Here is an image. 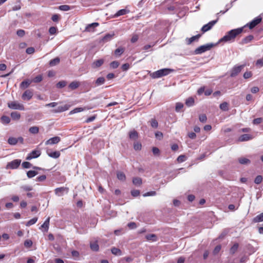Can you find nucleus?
<instances>
[{
  "label": "nucleus",
  "instance_id": "nucleus-1",
  "mask_svg": "<svg viewBox=\"0 0 263 263\" xmlns=\"http://www.w3.org/2000/svg\"><path fill=\"white\" fill-rule=\"evenodd\" d=\"M242 31L243 28L232 29L228 31L226 34L219 40V42H227L234 40L236 36L241 33Z\"/></svg>",
  "mask_w": 263,
  "mask_h": 263
},
{
  "label": "nucleus",
  "instance_id": "nucleus-2",
  "mask_svg": "<svg viewBox=\"0 0 263 263\" xmlns=\"http://www.w3.org/2000/svg\"><path fill=\"white\" fill-rule=\"evenodd\" d=\"M174 70L170 68H163L157 70L154 72H151L149 71V76L153 79H157L161 78L163 76H166L170 73L171 72L173 71Z\"/></svg>",
  "mask_w": 263,
  "mask_h": 263
},
{
  "label": "nucleus",
  "instance_id": "nucleus-3",
  "mask_svg": "<svg viewBox=\"0 0 263 263\" xmlns=\"http://www.w3.org/2000/svg\"><path fill=\"white\" fill-rule=\"evenodd\" d=\"M215 45L213 43H209L200 46L195 50L194 53L195 54H201L206 51L210 50Z\"/></svg>",
  "mask_w": 263,
  "mask_h": 263
},
{
  "label": "nucleus",
  "instance_id": "nucleus-4",
  "mask_svg": "<svg viewBox=\"0 0 263 263\" xmlns=\"http://www.w3.org/2000/svg\"><path fill=\"white\" fill-rule=\"evenodd\" d=\"M21 163V160L20 159L13 160L7 163L6 168L7 169H16L20 165Z\"/></svg>",
  "mask_w": 263,
  "mask_h": 263
},
{
  "label": "nucleus",
  "instance_id": "nucleus-5",
  "mask_svg": "<svg viewBox=\"0 0 263 263\" xmlns=\"http://www.w3.org/2000/svg\"><path fill=\"white\" fill-rule=\"evenodd\" d=\"M8 106L12 109H18L21 110H24V106L16 101H12L8 103Z\"/></svg>",
  "mask_w": 263,
  "mask_h": 263
},
{
  "label": "nucleus",
  "instance_id": "nucleus-6",
  "mask_svg": "<svg viewBox=\"0 0 263 263\" xmlns=\"http://www.w3.org/2000/svg\"><path fill=\"white\" fill-rule=\"evenodd\" d=\"M218 18H217L216 20L212 21L207 24L203 25L201 29V30L202 32V33H204L211 30L213 27V26L218 22Z\"/></svg>",
  "mask_w": 263,
  "mask_h": 263
},
{
  "label": "nucleus",
  "instance_id": "nucleus-7",
  "mask_svg": "<svg viewBox=\"0 0 263 263\" xmlns=\"http://www.w3.org/2000/svg\"><path fill=\"white\" fill-rule=\"evenodd\" d=\"M69 188L67 187H60L56 188L54 190L55 194L58 196H61L64 195V193L67 194L69 192Z\"/></svg>",
  "mask_w": 263,
  "mask_h": 263
},
{
  "label": "nucleus",
  "instance_id": "nucleus-8",
  "mask_svg": "<svg viewBox=\"0 0 263 263\" xmlns=\"http://www.w3.org/2000/svg\"><path fill=\"white\" fill-rule=\"evenodd\" d=\"M33 95V90L31 89H27L23 93L22 98L24 101H29L32 98Z\"/></svg>",
  "mask_w": 263,
  "mask_h": 263
},
{
  "label": "nucleus",
  "instance_id": "nucleus-9",
  "mask_svg": "<svg viewBox=\"0 0 263 263\" xmlns=\"http://www.w3.org/2000/svg\"><path fill=\"white\" fill-rule=\"evenodd\" d=\"M41 154V152L40 150H33L26 157V159L30 160L33 158H36L39 157Z\"/></svg>",
  "mask_w": 263,
  "mask_h": 263
},
{
  "label": "nucleus",
  "instance_id": "nucleus-10",
  "mask_svg": "<svg viewBox=\"0 0 263 263\" xmlns=\"http://www.w3.org/2000/svg\"><path fill=\"white\" fill-rule=\"evenodd\" d=\"M70 107V105L68 104H65L63 106H60L57 108L52 110L51 112L54 114L64 112L68 110Z\"/></svg>",
  "mask_w": 263,
  "mask_h": 263
},
{
  "label": "nucleus",
  "instance_id": "nucleus-11",
  "mask_svg": "<svg viewBox=\"0 0 263 263\" xmlns=\"http://www.w3.org/2000/svg\"><path fill=\"white\" fill-rule=\"evenodd\" d=\"M262 20L260 16H257L252 20L249 24H248L250 29H252L259 24Z\"/></svg>",
  "mask_w": 263,
  "mask_h": 263
},
{
  "label": "nucleus",
  "instance_id": "nucleus-12",
  "mask_svg": "<svg viewBox=\"0 0 263 263\" xmlns=\"http://www.w3.org/2000/svg\"><path fill=\"white\" fill-rule=\"evenodd\" d=\"M99 25L98 23H93L87 25L84 30L85 32H93L95 31V28Z\"/></svg>",
  "mask_w": 263,
  "mask_h": 263
},
{
  "label": "nucleus",
  "instance_id": "nucleus-13",
  "mask_svg": "<svg viewBox=\"0 0 263 263\" xmlns=\"http://www.w3.org/2000/svg\"><path fill=\"white\" fill-rule=\"evenodd\" d=\"M61 141V138L59 137L55 136L50 138L45 142L46 145L57 144Z\"/></svg>",
  "mask_w": 263,
  "mask_h": 263
},
{
  "label": "nucleus",
  "instance_id": "nucleus-14",
  "mask_svg": "<svg viewBox=\"0 0 263 263\" xmlns=\"http://www.w3.org/2000/svg\"><path fill=\"white\" fill-rule=\"evenodd\" d=\"M115 33L114 32L112 33H107L101 39L100 42L104 43L109 42L112 39Z\"/></svg>",
  "mask_w": 263,
  "mask_h": 263
},
{
  "label": "nucleus",
  "instance_id": "nucleus-15",
  "mask_svg": "<svg viewBox=\"0 0 263 263\" xmlns=\"http://www.w3.org/2000/svg\"><path fill=\"white\" fill-rule=\"evenodd\" d=\"M253 139V136L249 134H243L240 136L238 141L239 142L247 141Z\"/></svg>",
  "mask_w": 263,
  "mask_h": 263
},
{
  "label": "nucleus",
  "instance_id": "nucleus-16",
  "mask_svg": "<svg viewBox=\"0 0 263 263\" xmlns=\"http://www.w3.org/2000/svg\"><path fill=\"white\" fill-rule=\"evenodd\" d=\"M90 108H89V107H77V108H75L74 109H73V110H71L69 112V115H72V114H76V113H78V112H80L83 111H84L85 110H86V109H89Z\"/></svg>",
  "mask_w": 263,
  "mask_h": 263
},
{
  "label": "nucleus",
  "instance_id": "nucleus-17",
  "mask_svg": "<svg viewBox=\"0 0 263 263\" xmlns=\"http://www.w3.org/2000/svg\"><path fill=\"white\" fill-rule=\"evenodd\" d=\"M47 155L50 157L55 158V159L58 158L61 155L60 152L59 151L49 152V150H47Z\"/></svg>",
  "mask_w": 263,
  "mask_h": 263
},
{
  "label": "nucleus",
  "instance_id": "nucleus-18",
  "mask_svg": "<svg viewBox=\"0 0 263 263\" xmlns=\"http://www.w3.org/2000/svg\"><path fill=\"white\" fill-rule=\"evenodd\" d=\"M201 36V34H198L196 35L193 36L190 38H186V41L187 45L191 44L192 42L196 40H198Z\"/></svg>",
  "mask_w": 263,
  "mask_h": 263
},
{
  "label": "nucleus",
  "instance_id": "nucleus-19",
  "mask_svg": "<svg viewBox=\"0 0 263 263\" xmlns=\"http://www.w3.org/2000/svg\"><path fill=\"white\" fill-rule=\"evenodd\" d=\"M31 83H32V81H31L30 80H29V79L23 81L20 84V88L21 89H26L29 86V85L31 84Z\"/></svg>",
  "mask_w": 263,
  "mask_h": 263
},
{
  "label": "nucleus",
  "instance_id": "nucleus-20",
  "mask_svg": "<svg viewBox=\"0 0 263 263\" xmlns=\"http://www.w3.org/2000/svg\"><path fill=\"white\" fill-rule=\"evenodd\" d=\"M129 12V10L127 9H123L119 10L115 15L114 17H117L119 16L125 15Z\"/></svg>",
  "mask_w": 263,
  "mask_h": 263
},
{
  "label": "nucleus",
  "instance_id": "nucleus-21",
  "mask_svg": "<svg viewBox=\"0 0 263 263\" xmlns=\"http://www.w3.org/2000/svg\"><path fill=\"white\" fill-rule=\"evenodd\" d=\"M125 51V48L123 47H119L114 51V54L116 57H120Z\"/></svg>",
  "mask_w": 263,
  "mask_h": 263
},
{
  "label": "nucleus",
  "instance_id": "nucleus-22",
  "mask_svg": "<svg viewBox=\"0 0 263 263\" xmlns=\"http://www.w3.org/2000/svg\"><path fill=\"white\" fill-rule=\"evenodd\" d=\"M129 137L130 139L136 140L138 138V133L135 130H133L129 133Z\"/></svg>",
  "mask_w": 263,
  "mask_h": 263
},
{
  "label": "nucleus",
  "instance_id": "nucleus-23",
  "mask_svg": "<svg viewBox=\"0 0 263 263\" xmlns=\"http://www.w3.org/2000/svg\"><path fill=\"white\" fill-rule=\"evenodd\" d=\"M241 71V67H234L231 72V76L233 77L237 75Z\"/></svg>",
  "mask_w": 263,
  "mask_h": 263
},
{
  "label": "nucleus",
  "instance_id": "nucleus-24",
  "mask_svg": "<svg viewBox=\"0 0 263 263\" xmlns=\"http://www.w3.org/2000/svg\"><path fill=\"white\" fill-rule=\"evenodd\" d=\"M239 163L241 164H248L251 163V161L245 157H240L238 159Z\"/></svg>",
  "mask_w": 263,
  "mask_h": 263
},
{
  "label": "nucleus",
  "instance_id": "nucleus-25",
  "mask_svg": "<svg viewBox=\"0 0 263 263\" xmlns=\"http://www.w3.org/2000/svg\"><path fill=\"white\" fill-rule=\"evenodd\" d=\"M80 86V83L78 81H73L70 83L68 86V87L71 90H74Z\"/></svg>",
  "mask_w": 263,
  "mask_h": 263
},
{
  "label": "nucleus",
  "instance_id": "nucleus-26",
  "mask_svg": "<svg viewBox=\"0 0 263 263\" xmlns=\"http://www.w3.org/2000/svg\"><path fill=\"white\" fill-rule=\"evenodd\" d=\"M195 103L194 99L193 97H189L185 100V105L188 107L194 105Z\"/></svg>",
  "mask_w": 263,
  "mask_h": 263
},
{
  "label": "nucleus",
  "instance_id": "nucleus-27",
  "mask_svg": "<svg viewBox=\"0 0 263 263\" xmlns=\"http://www.w3.org/2000/svg\"><path fill=\"white\" fill-rule=\"evenodd\" d=\"M263 221V213L257 215L253 219V222L254 223Z\"/></svg>",
  "mask_w": 263,
  "mask_h": 263
},
{
  "label": "nucleus",
  "instance_id": "nucleus-28",
  "mask_svg": "<svg viewBox=\"0 0 263 263\" xmlns=\"http://www.w3.org/2000/svg\"><path fill=\"white\" fill-rule=\"evenodd\" d=\"M50 222V217H48L46 220L45 221L44 223L41 226V228H44L45 229V231L47 232L49 229Z\"/></svg>",
  "mask_w": 263,
  "mask_h": 263
},
{
  "label": "nucleus",
  "instance_id": "nucleus-29",
  "mask_svg": "<svg viewBox=\"0 0 263 263\" xmlns=\"http://www.w3.org/2000/svg\"><path fill=\"white\" fill-rule=\"evenodd\" d=\"M117 177L118 179L121 181H124L126 180V176L124 173L122 172H118Z\"/></svg>",
  "mask_w": 263,
  "mask_h": 263
},
{
  "label": "nucleus",
  "instance_id": "nucleus-30",
  "mask_svg": "<svg viewBox=\"0 0 263 263\" xmlns=\"http://www.w3.org/2000/svg\"><path fill=\"white\" fill-rule=\"evenodd\" d=\"M111 252L113 254L115 255L120 256L122 255V251L121 250L116 247L112 248L111 249Z\"/></svg>",
  "mask_w": 263,
  "mask_h": 263
},
{
  "label": "nucleus",
  "instance_id": "nucleus-31",
  "mask_svg": "<svg viewBox=\"0 0 263 263\" xmlns=\"http://www.w3.org/2000/svg\"><path fill=\"white\" fill-rule=\"evenodd\" d=\"M1 122L4 124H8L10 122V119L6 116H3L1 118Z\"/></svg>",
  "mask_w": 263,
  "mask_h": 263
},
{
  "label": "nucleus",
  "instance_id": "nucleus-32",
  "mask_svg": "<svg viewBox=\"0 0 263 263\" xmlns=\"http://www.w3.org/2000/svg\"><path fill=\"white\" fill-rule=\"evenodd\" d=\"M60 59L59 57H56L55 58L51 60L49 62L50 66H54L58 65L60 63Z\"/></svg>",
  "mask_w": 263,
  "mask_h": 263
},
{
  "label": "nucleus",
  "instance_id": "nucleus-33",
  "mask_svg": "<svg viewBox=\"0 0 263 263\" xmlns=\"http://www.w3.org/2000/svg\"><path fill=\"white\" fill-rule=\"evenodd\" d=\"M254 38V36L252 35H249L242 40V44H247L251 42Z\"/></svg>",
  "mask_w": 263,
  "mask_h": 263
},
{
  "label": "nucleus",
  "instance_id": "nucleus-34",
  "mask_svg": "<svg viewBox=\"0 0 263 263\" xmlns=\"http://www.w3.org/2000/svg\"><path fill=\"white\" fill-rule=\"evenodd\" d=\"M146 238L147 240L156 241L157 240V237L155 234H148L146 236Z\"/></svg>",
  "mask_w": 263,
  "mask_h": 263
},
{
  "label": "nucleus",
  "instance_id": "nucleus-35",
  "mask_svg": "<svg viewBox=\"0 0 263 263\" xmlns=\"http://www.w3.org/2000/svg\"><path fill=\"white\" fill-rule=\"evenodd\" d=\"M239 247V245L238 243H235L234 245L230 248V253L231 254H234L238 250Z\"/></svg>",
  "mask_w": 263,
  "mask_h": 263
},
{
  "label": "nucleus",
  "instance_id": "nucleus-36",
  "mask_svg": "<svg viewBox=\"0 0 263 263\" xmlns=\"http://www.w3.org/2000/svg\"><path fill=\"white\" fill-rule=\"evenodd\" d=\"M11 117L13 120H19L21 118V115L19 112L13 111L11 113Z\"/></svg>",
  "mask_w": 263,
  "mask_h": 263
},
{
  "label": "nucleus",
  "instance_id": "nucleus-37",
  "mask_svg": "<svg viewBox=\"0 0 263 263\" xmlns=\"http://www.w3.org/2000/svg\"><path fill=\"white\" fill-rule=\"evenodd\" d=\"M8 142L10 145H15L18 143V139L14 137H10L8 140Z\"/></svg>",
  "mask_w": 263,
  "mask_h": 263
},
{
  "label": "nucleus",
  "instance_id": "nucleus-38",
  "mask_svg": "<svg viewBox=\"0 0 263 263\" xmlns=\"http://www.w3.org/2000/svg\"><path fill=\"white\" fill-rule=\"evenodd\" d=\"M133 182L136 185H140L142 183V179L140 177L134 178Z\"/></svg>",
  "mask_w": 263,
  "mask_h": 263
},
{
  "label": "nucleus",
  "instance_id": "nucleus-39",
  "mask_svg": "<svg viewBox=\"0 0 263 263\" xmlns=\"http://www.w3.org/2000/svg\"><path fill=\"white\" fill-rule=\"evenodd\" d=\"M105 81V79L104 77H99L98 78L95 82L96 85L100 86L104 83Z\"/></svg>",
  "mask_w": 263,
  "mask_h": 263
},
{
  "label": "nucleus",
  "instance_id": "nucleus-40",
  "mask_svg": "<svg viewBox=\"0 0 263 263\" xmlns=\"http://www.w3.org/2000/svg\"><path fill=\"white\" fill-rule=\"evenodd\" d=\"M43 32V29H40L34 30V33L36 37L41 38V37H42Z\"/></svg>",
  "mask_w": 263,
  "mask_h": 263
},
{
  "label": "nucleus",
  "instance_id": "nucleus-41",
  "mask_svg": "<svg viewBox=\"0 0 263 263\" xmlns=\"http://www.w3.org/2000/svg\"><path fill=\"white\" fill-rule=\"evenodd\" d=\"M29 132L33 134H36L39 132V128L37 126H32L29 128Z\"/></svg>",
  "mask_w": 263,
  "mask_h": 263
},
{
  "label": "nucleus",
  "instance_id": "nucleus-42",
  "mask_svg": "<svg viewBox=\"0 0 263 263\" xmlns=\"http://www.w3.org/2000/svg\"><path fill=\"white\" fill-rule=\"evenodd\" d=\"M90 248L92 250L97 251L99 250V247L97 242L91 243L90 245Z\"/></svg>",
  "mask_w": 263,
  "mask_h": 263
},
{
  "label": "nucleus",
  "instance_id": "nucleus-43",
  "mask_svg": "<svg viewBox=\"0 0 263 263\" xmlns=\"http://www.w3.org/2000/svg\"><path fill=\"white\" fill-rule=\"evenodd\" d=\"M220 108L223 111H227L229 109V106L228 103L224 102L220 104Z\"/></svg>",
  "mask_w": 263,
  "mask_h": 263
},
{
  "label": "nucleus",
  "instance_id": "nucleus-44",
  "mask_svg": "<svg viewBox=\"0 0 263 263\" xmlns=\"http://www.w3.org/2000/svg\"><path fill=\"white\" fill-rule=\"evenodd\" d=\"M66 85H67L66 81H61L59 82L57 84L56 86H57V87L58 88H62L64 87L65 86H66Z\"/></svg>",
  "mask_w": 263,
  "mask_h": 263
},
{
  "label": "nucleus",
  "instance_id": "nucleus-45",
  "mask_svg": "<svg viewBox=\"0 0 263 263\" xmlns=\"http://www.w3.org/2000/svg\"><path fill=\"white\" fill-rule=\"evenodd\" d=\"M37 174V172L35 171H29L27 173V176L28 178H31Z\"/></svg>",
  "mask_w": 263,
  "mask_h": 263
},
{
  "label": "nucleus",
  "instance_id": "nucleus-46",
  "mask_svg": "<svg viewBox=\"0 0 263 263\" xmlns=\"http://www.w3.org/2000/svg\"><path fill=\"white\" fill-rule=\"evenodd\" d=\"M37 221V217H34L32 219H31L30 220H29L27 222L26 225L27 227H29V226L35 223Z\"/></svg>",
  "mask_w": 263,
  "mask_h": 263
},
{
  "label": "nucleus",
  "instance_id": "nucleus-47",
  "mask_svg": "<svg viewBox=\"0 0 263 263\" xmlns=\"http://www.w3.org/2000/svg\"><path fill=\"white\" fill-rule=\"evenodd\" d=\"M43 80V78H42V75H38L36 77H35V78H33V80H32V82H34V83H39L40 82H41Z\"/></svg>",
  "mask_w": 263,
  "mask_h": 263
},
{
  "label": "nucleus",
  "instance_id": "nucleus-48",
  "mask_svg": "<svg viewBox=\"0 0 263 263\" xmlns=\"http://www.w3.org/2000/svg\"><path fill=\"white\" fill-rule=\"evenodd\" d=\"M262 177L261 175H258L256 177V178L254 179V182L255 183L257 184H259L261 183L262 181Z\"/></svg>",
  "mask_w": 263,
  "mask_h": 263
},
{
  "label": "nucleus",
  "instance_id": "nucleus-49",
  "mask_svg": "<svg viewBox=\"0 0 263 263\" xmlns=\"http://www.w3.org/2000/svg\"><path fill=\"white\" fill-rule=\"evenodd\" d=\"M151 125L152 127L156 128L158 127V123L155 119H152L151 121Z\"/></svg>",
  "mask_w": 263,
  "mask_h": 263
},
{
  "label": "nucleus",
  "instance_id": "nucleus-50",
  "mask_svg": "<svg viewBox=\"0 0 263 263\" xmlns=\"http://www.w3.org/2000/svg\"><path fill=\"white\" fill-rule=\"evenodd\" d=\"M142 145L140 142H135L134 144V148L136 151H139L141 149Z\"/></svg>",
  "mask_w": 263,
  "mask_h": 263
},
{
  "label": "nucleus",
  "instance_id": "nucleus-51",
  "mask_svg": "<svg viewBox=\"0 0 263 263\" xmlns=\"http://www.w3.org/2000/svg\"><path fill=\"white\" fill-rule=\"evenodd\" d=\"M59 9L62 11H68L70 9V7L68 5H64L59 6Z\"/></svg>",
  "mask_w": 263,
  "mask_h": 263
},
{
  "label": "nucleus",
  "instance_id": "nucleus-52",
  "mask_svg": "<svg viewBox=\"0 0 263 263\" xmlns=\"http://www.w3.org/2000/svg\"><path fill=\"white\" fill-rule=\"evenodd\" d=\"M183 103H180V102L177 103L176 104V108H175L176 111H178V112L180 110V109L183 108Z\"/></svg>",
  "mask_w": 263,
  "mask_h": 263
},
{
  "label": "nucleus",
  "instance_id": "nucleus-53",
  "mask_svg": "<svg viewBox=\"0 0 263 263\" xmlns=\"http://www.w3.org/2000/svg\"><path fill=\"white\" fill-rule=\"evenodd\" d=\"M6 71V72H5L2 74V75L1 76V77L5 78L9 76L11 73H12L13 72L14 69H12L10 71H8L7 70Z\"/></svg>",
  "mask_w": 263,
  "mask_h": 263
},
{
  "label": "nucleus",
  "instance_id": "nucleus-54",
  "mask_svg": "<svg viewBox=\"0 0 263 263\" xmlns=\"http://www.w3.org/2000/svg\"><path fill=\"white\" fill-rule=\"evenodd\" d=\"M57 28L55 27H51L49 28V32L50 34H55L57 32Z\"/></svg>",
  "mask_w": 263,
  "mask_h": 263
},
{
  "label": "nucleus",
  "instance_id": "nucleus-55",
  "mask_svg": "<svg viewBox=\"0 0 263 263\" xmlns=\"http://www.w3.org/2000/svg\"><path fill=\"white\" fill-rule=\"evenodd\" d=\"M177 160L179 163L184 162L186 160V156L183 155H180Z\"/></svg>",
  "mask_w": 263,
  "mask_h": 263
},
{
  "label": "nucleus",
  "instance_id": "nucleus-56",
  "mask_svg": "<svg viewBox=\"0 0 263 263\" xmlns=\"http://www.w3.org/2000/svg\"><path fill=\"white\" fill-rule=\"evenodd\" d=\"M104 63V60L103 59H99L93 63L94 66H102Z\"/></svg>",
  "mask_w": 263,
  "mask_h": 263
},
{
  "label": "nucleus",
  "instance_id": "nucleus-57",
  "mask_svg": "<svg viewBox=\"0 0 263 263\" xmlns=\"http://www.w3.org/2000/svg\"><path fill=\"white\" fill-rule=\"evenodd\" d=\"M51 20L53 22H58L60 20V15L57 14H54L52 16Z\"/></svg>",
  "mask_w": 263,
  "mask_h": 263
},
{
  "label": "nucleus",
  "instance_id": "nucleus-58",
  "mask_svg": "<svg viewBox=\"0 0 263 263\" xmlns=\"http://www.w3.org/2000/svg\"><path fill=\"white\" fill-rule=\"evenodd\" d=\"M32 245V241L31 240L27 239L24 242V246L27 248H30Z\"/></svg>",
  "mask_w": 263,
  "mask_h": 263
},
{
  "label": "nucleus",
  "instance_id": "nucleus-59",
  "mask_svg": "<svg viewBox=\"0 0 263 263\" xmlns=\"http://www.w3.org/2000/svg\"><path fill=\"white\" fill-rule=\"evenodd\" d=\"M199 119L200 121L203 123L205 122L207 120L206 116L205 114L200 115L199 116Z\"/></svg>",
  "mask_w": 263,
  "mask_h": 263
},
{
  "label": "nucleus",
  "instance_id": "nucleus-60",
  "mask_svg": "<svg viewBox=\"0 0 263 263\" xmlns=\"http://www.w3.org/2000/svg\"><path fill=\"white\" fill-rule=\"evenodd\" d=\"M221 248V247L220 245H217V246H216V247L215 248V249L213 250V254L214 255L217 254L220 251Z\"/></svg>",
  "mask_w": 263,
  "mask_h": 263
},
{
  "label": "nucleus",
  "instance_id": "nucleus-61",
  "mask_svg": "<svg viewBox=\"0 0 263 263\" xmlns=\"http://www.w3.org/2000/svg\"><path fill=\"white\" fill-rule=\"evenodd\" d=\"M131 194L133 197H137L140 195V191L138 190H133L131 191Z\"/></svg>",
  "mask_w": 263,
  "mask_h": 263
},
{
  "label": "nucleus",
  "instance_id": "nucleus-62",
  "mask_svg": "<svg viewBox=\"0 0 263 263\" xmlns=\"http://www.w3.org/2000/svg\"><path fill=\"white\" fill-rule=\"evenodd\" d=\"M25 32L23 29H19L16 32V34L20 37H23L24 36Z\"/></svg>",
  "mask_w": 263,
  "mask_h": 263
},
{
  "label": "nucleus",
  "instance_id": "nucleus-63",
  "mask_svg": "<svg viewBox=\"0 0 263 263\" xmlns=\"http://www.w3.org/2000/svg\"><path fill=\"white\" fill-rule=\"evenodd\" d=\"M262 121V118H257L253 120V123L254 124H259Z\"/></svg>",
  "mask_w": 263,
  "mask_h": 263
},
{
  "label": "nucleus",
  "instance_id": "nucleus-64",
  "mask_svg": "<svg viewBox=\"0 0 263 263\" xmlns=\"http://www.w3.org/2000/svg\"><path fill=\"white\" fill-rule=\"evenodd\" d=\"M35 49L33 47H28L26 49V52L28 54H32L34 52Z\"/></svg>",
  "mask_w": 263,
  "mask_h": 263
}]
</instances>
